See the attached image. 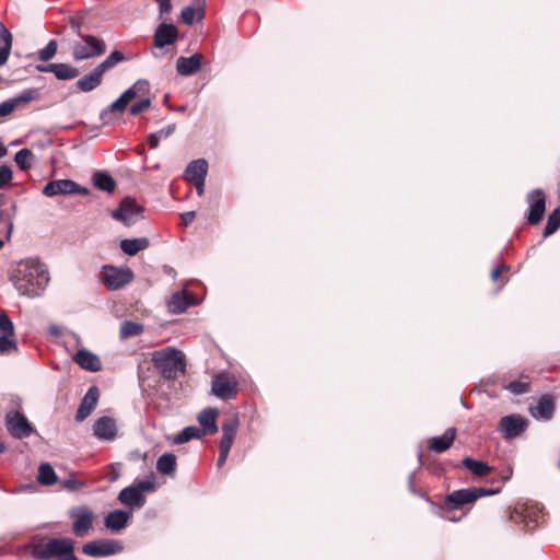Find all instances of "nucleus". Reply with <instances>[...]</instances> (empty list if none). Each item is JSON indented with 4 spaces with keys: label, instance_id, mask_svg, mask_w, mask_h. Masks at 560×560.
<instances>
[{
    "label": "nucleus",
    "instance_id": "f257e3e1",
    "mask_svg": "<svg viewBox=\"0 0 560 560\" xmlns=\"http://www.w3.org/2000/svg\"><path fill=\"white\" fill-rule=\"evenodd\" d=\"M9 277L19 294L28 299L42 296L50 281L47 266L38 258L18 261L11 267Z\"/></svg>",
    "mask_w": 560,
    "mask_h": 560
},
{
    "label": "nucleus",
    "instance_id": "f03ea898",
    "mask_svg": "<svg viewBox=\"0 0 560 560\" xmlns=\"http://www.w3.org/2000/svg\"><path fill=\"white\" fill-rule=\"evenodd\" d=\"M31 555L36 560H78L74 540L68 537H52L46 541L33 544Z\"/></svg>",
    "mask_w": 560,
    "mask_h": 560
},
{
    "label": "nucleus",
    "instance_id": "7ed1b4c3",
    "mask_svg": "<svg viewBox=\"0 0 560 560\" xmlns=\"http://www.w3.org/2000/svg\"><path fill=\"white\" fill-rule=\"evenodd\" d=\"M154 368L166 380L176 378L185 372L186 363L183 352L178 349L166 347L152 353Z\"/></svg>",
    "mask_w": 560,
    "mask_h": 560
},
{
    "label": "nucleus",
    "instance_id": "20e7f679",
    "mask_svg": "<svg viewBox=\"0 0 560 560\" xmlns=\"http://www.w3.org/2000/svg\"><path fill=\"white\" fill-rule=\"evenodd\" d=\"M80 40L72 44V58L74 61L98 58L106 52V43L103 38L92 34L77 32Z\"/></svg>",
    "mask_w": 560,
    "mask_h": 560
},
{
    "label": "nucleus",
    "instance_id": "39448f33",
    "mask_svg": "<svg viewBox=\"0 0 560 560\" xmlns=\"http://www.w3.org/2000/svg\"><path fill=\"white\" fill-rule=\"evenodd\" d=\"M150 84L144 79L137 80L130 88L125 90L121 95L114 101L109 106L104 108L101 114L100 118L103 121V124H109L110 122V115L113 113H122L128 104L138 95V94H145L149 92Z\"/></svg>",
    "mask_w": 560,
    "mask_h": 560
},
{
    "label": "nucleus",
    "instance_id": "423d86ee",
    "mask_svg": "<svg viewBox=\"0 0 560 560\" xmlns=\"http://www.w3.org/2000/svg\"><path fill=\"white\" fill-rule=\"evenodd\" d=\"M133 271L129 267L105 265L102 268V280L110 291H117L132 282Z\"/></svg>",
    "mask_w": 560,
    "mask_h": 560
},
{
    "label": "nucleus",
    "instance_id": "0eeeda50",
    "mask_svg": "<svg viewBox=\"0 0 560 560\" xmlns=\"http://www.w3.org/2000/svg\"><path fill=\"white\" fill-rule=\"evenodd\" d=\"M143 207L133 198H124L118 208L112 211V218L121 222L126 226H132L143 219Z\"/></svg>",
    "mask_w": 560,
    "mask_h": 560
},
{
    "label": "nucleus",
    "instance_id": "6e6552de",
    "mask_svg": "<svg viewBox=\"0 0 560 560\" xmlns=\"http://www.w3.org/2000/svg\"><path fill=\"white\" fill-rule=\"evenodd\" d=\"M69 515L73 518L72 533L75 537L84 538L93 528L95 514L88 505L73 506L69 511Z\"/></svg>",
    "mask_w": 560,
    "mask_h": 560
},
{
    "label": "nucleus",
    "instance_id": "1a4fd4ad",
    "mask_svg": "<svg viewBox=\"0 0 560 560\" xmlns=\"http://www.w3.org/2000/svg\"><path fill=\"white\" fill-rule=\"evenodd\" d=\"M124 545L116 539H97L85 542L82 552L89 557H109L121 552Z\"/></svg>",
    "mask_w": 560,
    "mask_h": 560
},
{
    "label": "nucleus",
    "instance_id": "9d476101",
    "mask_svg": "<svg viewBox=\"0 0 560 560\" xmlns=\"http://www.w3.org/2000/svg\"><path fill=\"white\" fill-rule=\"evenodd\" d=\"M46 197H55L59 195H88L89 189L71 179H56L48 182L43 190Z\"/></svg>",
    "mask_w": 560,
    "mask_h": 560
},
{
    "label": "nucleus",
    "instance_id": "9b49d317",
    "mask_svg": "<svg viewBox=\"0 0 560 560\" xmlns=\"http://www.w3.org/2000/svg\"><path fill=\"white\" fill-rule=\"evenodd\" d=\"M5 425L11 435L16 439L28 438L34 431L27 418L16 410L7 413Z\"/></svg>",
    "mask_w": 560,
    "mask_h": 560
},
{
    "label": "nucleus",
    "instance_id": "f8f14e48",
    "mask_svg": "<svg viewBox=\"0 0 560 560\" xmlns=\"http://www.w3.org/2000/svg\"><path fill=\"white\" fill-rule=\"evenodd\" d=\"M527 428V420L521 415L504 416L499 421V431L506 440L514 439L522 434Z\"/></svg>",
    "mask_w": 560,
    "mask_h": 560
},
{
    "label": "nucleus",
    "instance_id": "ddd939ff",
    "mask_svg": "<svg viewBox=\"0 0 560 560\" xmlns=\"http://www.w3.org/2000/svg\"><path fill=\"white\" fill-rule=\"evenodd\" d=\"M540 518V510L534 505H520L511 512V520L515 523H523L526 530H533Z\"/></svg>",
    "mask_w": 560,
    "mask_h": 560
},
{
    "label": "nucleus",
    "instance_id": "4468645a",
    "mask_svg": "<svg viewBox=\"0 0 560 560\" xmlns=\"http://www.w3.org/2000/svg\"><path fill=\"white\" fill-rule=\"evenodd\" d=\"M527 202L529 205L527 212V221L529 224H537L544 218L546 210V196L545 192L537 188L527 195Z\"/></svg>",
    "mask_w": 560,
    "mask_h": 560
},
{
    "label": "nucleus",
    "instance_id": "2eb2a0df",
    "mask_svg": "<svg viewBox=\"0 0 560 560\" xmlns=\"http://www.w3.org/2000/svg\"><path fill=\"white\" fill-rule=\"evenodd\" d=\"M211 392L217 397L228 400L232 399L237 393V384L226 374H219L212 378Z\"/></svg>",
    "mask_w": 560,
    "mask_h": 560
},
{
    "label": "nucleus",
    "instance_id": "dca6fc26",
    "mask_svg": "<svg viewBox=\"0 0 560 560\" xmlns=\"http://www.w3.org/2000/svg\"><path fill=\"white\" fill-rule=\"evenodd\" d=\"M36 70L38 72H50L54 73L58 80H72L79 77L80 71L75 67L69 63H48V65H37Z\"/></svg>",
    "mask_w": 560,
    "mask_h": 560
},
{
    "label": "nucleus",
    "instance_id": "f3484780",
    "mask_svg": "<svg viewBox=\"0 0 560 560\" xmlns=\"http://www.w3.org/2000/svg\"><path fill=\"white\" fill-rule=\"evenodd\" d=\"M555 409V398L551 395H542L537 402L529 408V412L536 420L548 421L553 417Z\"/></svg>",
    "mask_w": 560,
    "mask_h": 560
},
{
    "label": "nucleus",
    "instance_id": "a211bd4d",
    "mask_svg": "<svg viewBox=\"0 0 560 560\" xmlns=\"http://www.w3.org/2000/svg\"><path fill=\"white\" fill-rule=\"evenodd\" d=\"M93 434L102 441L115 440L117 436L116 421L108 416L98 418L93 424Z\"/></svg>",
    "mask_w": 560,
    "mask_h": 560
},
{
    "label": "nucleus",
    "instance_id": "6ab92c4d",
    "mask_svg": "<svg viewBox=\"0 0 560 560\" xmlns=\"http://www.w3.org/2000/svg\"><path fill=\"white\" fill-rule=\"evenodd\" d=\"M98 400V389L96 386H91L79 405L75 413V421L82 422L85 420L92 411L95 409Z\"/></svg>",
    "mask_w": 560,
    "mask_h": 560
},
{
    "label": "nucleus",
    "instance_id": "aec40b11",
    "mask_svg": "<svg viewBox=\"0 0 560 560\" xmlns=\"http://www.w3.org/2000/svg\"><path fill=\"white\" fill-rule=\"evenodd\" d=\"M476 501V495L471 488L455 490L447 494L444 500V508L447 510H455L460 505L472 503Z\"/></svg>",
    "mask_w": 560,
    "mask_h": 560
},
{
    "label": "nucleus",
    "instance_id": "412c9836",
    "mask_svg": "<svg viewBox=\"0 0 560 560\" xmlns=\"http://www.w3.org/2000/svg\"><path fill=\"white\" fill-rule=\"evenodd\" d=\"M73 361L83 370L98 372L102 370V362L98 355L86 349H80L73 355Z\"/></svg>",
    "mask_w": 560,
    "mask_h": 560
},
{
    "label": "nucleus",
    "instance_id": "4be33fe9",
    "mask_svg": "<svg viewBox=\"0 0 560 560\" xmlns=\"http://www.w3.org/2000/svg\"><path fill=\"white\" fill-rule=\"evenodd\" d=\"M178 36V31L175 25L170 23H162L158 26L154 34V46L163 48L165 46L174 44Z\"/></svg>",
    "mask_w": 560,
    "mask_h": 560
},
{
    "label": "nucleus",
    "instance_id": "5701e85b",
    "mask_svg": "<svg viewBox=\"0 0 560 560\" xmlns=\"http://www.w3.org/2000/svg\"><path fill=\"white\" fill-rule=\"evenodd\" d=\"M202 55L196 52L190 57H179L176 60V71L178 74L188 77L201 69L202 66Z\"/></svg>",
    "mask_w": 560,
    "mask_h": 560
},
{
    "label": "nucleus",
    "instance_id": "b1692460",
    "mask_svg": "<svg viewBox=\"0 0 560 560\" xmlns=\"http://www.w3.org/2000/svg\"><path fill=\"white\" fill-rule=\"evenodd\" d=\"M131 512L125 510H115L109 512L104 518V525L112 532L118 533L128 526Z\"/></svg>",
    "mask_w": 560,
    "mask_h": 560
},
{
    "label": "nucleus",
    "instance_id": "393cba45",
    "mask_svg": "<svg viewBox=\"0 0 560 560\" xmlns=\"http://www.w3.org/2000/svg\"><path fill=\"white\" fill-rule=\"evenodd\" d=\"M194 304V296L187 291H178L171 295L167 307L172 314H182Z\"/></svg>",
    "mask_w": 560,
    "mask_h": 560
},
{
    "label": "nucleus",
    "instance_id": "a878e982",
    "mask_svg": "<svg viewBox=\"0 0 560 560\" xmlns=\"http://www.w3.org/2000/svg\"><path fill=\"white\" fill-rule=\"evenodd\" d=\"M455 438L456 429L450 428L442 435L431 438L428 442V447L434 453H444L453 445Z\"/></svg>",
    "mask_w": 560,
    "mask_h": 560
},
{
    "label": "nucleus",
    "instance_id": "bb28decb",
    "mask_svg": "<svg viewBox=\"0 0 560 560\" xmlns=\"http://www.w3.org/2000/svg\"><path fill=\"white\" fill-rule=\"evenodd\" d=\"M217 416L218 410L215 408H205L202 409L198 416L197 420L200 424L201 433L205 434H214L218 432L219 428L217 425Z\"/></svg>",
    "mask_w": 560,
    "mask_h": 560
},
{
    "label": "nucleus",
    "instance_id": "cd10ccee",
    "mask_svg": "<svg viewBox=\"0 0 560 560\" xmlns=\"http://www.w3.org/2000/svg\"><path fill=\"white\" fill-rule=\"evenodd\" d=\"M118 500L131 510L141 509L145 504V495L137 491L133 486L124 488L118 494Z\"/></svg>",
    "mask_w": 560,
    "mask_h": 560
},
{
    "label": "nucleus",
    "instance_id": "c85d7f7f",
    "mask_svg": "<svg viewBox=\"0 0 560 560\" xmlns=\"http://www.w3.org/2000/svg\"><path fill=\"white\" fill-rule=\"evenodd\" d=\"M237 429L238 420L236 418L228 419L222 423V438L220 440L219 450L231 451Z\"/></svg>",
    "mask_w": 560,
    "mask_h": 560
},
{
    "label": "nucleus",
    "instance_id": "c756f323",
    "mask_svg": "<svg viewBox=\"0 0 560 560\" xmlns=\"http://www.w3.org/2000/svg\"><path fill=\"white\" fill-rule=\"evenodd\" d=\"M104 73L100 71L97 67L93 68L89 73L84 74L82 78H80L75 86L81 92L88 93L96 88H98L102 84Z\"/></svg>",
    "mask_w": 560,
    "mask_h": 560
},
{
    "label": "nucleus",
    "instance_id": "7c9ffc66",
    "mask_svg": "<svg viewBox=\"0 0 560 560\" xmlns=\"http://www.w3.org/2000/svg\"><path fill=\"white\" fill-rule=\"evenodd\" d=\"M208 173V162L205 159L191 161L185 171V179L188 182L206 178Z\"/></svg>",
    "mask_w": 560,
    "mask_h": 560
},
{
    "label": "nucleus",
    "instance_id": "2f4dec72",
    "mask_svg": "<svg viewBox=\"0 0 560 560\" xmlns=\"http://www.w3.org/2000/svg\"><path fill=\"white\" fill-rule=\"evenodd\" d=\"M149 246L150 242L147 237L124 238L119 244L121 252L128 256H135L139 252L147 249Z\"/></svg>",
    "mask_w": 560,
    "mask_h": 560
},
{
    "label": "nucleus",
    "instance_id": "473e14b6",
    "mask_svg": "<svg viewBox=\"0 0 560 560\" xmlns=\"http://www.w3.org/2000/svg\"><path fill=\"white\" fill-rule=\"evenodd\" d=\"M0 67L7 63L13 43V36L5 25L0 22Z\"/></svg>",
    "mask_w": 560,
    "mask_h": 560
},
{
    "label": "nucleus",
    "instance_id": "72a5a7b5",
    "mask_svg": "<svg viewBox=\"0 0 560 560\" xmlns=\"http://www.w3.org/2000/svg\"><path fill=\"white\" fill-rule=\"evenodd\" d=\"M180 18L183 22L187 25H192L196 20L201 21L205 19V9H203V0H198V5L195 8L192 5L185 7L182 10Z\"/></svg>",
    "mask_w": 560,
    "mask_h": 560
},
{
    "label": "nucleus",
    "instance_id": "f704fd0d",
    "mask_svg": "<svg viewBox=\"0 0 560 560\" xmlns=\"http://www.w3.org/2000/svg\"><path fill=\"white\" fill-rule=\"evenodd\" d=\"M93 185L106 192H113L116 188L115 179L104 171H96L92 176Z\"/></svg>",
    "mask_w": 560,
    "mask_h": 560
},
{
    "label": "nucleus",
    "instance_id": "c9c22d12",
    "mask_svg": "<svg viewBox=\"0 0 560 560\" xmlns=\"http://www.w3.org/2000/svg\"><path fill=\"white\" fill-rule=\"evenodd\" d=\"M463 465L478 477H485L491 471V467L482 460H476L471 457H465Z\"/></svg>",
    "mask_w": 560,
    "mask_h": 560
},
{
    "label": "nucleus",
    "instance_id": "e433bc0d",
    "mask_svg": "<svg viewBox=\"0 0 560 560\" xmlns=\"http://www.w3.org/2000/svg\"><path fill=\"white\" fill-rule=\"evenodd\" d=\"M156 469L163 475H172L176 469V456L172 453H165L159 457Z\"/></svg>",
    "mask_w": 560,
    "mask_h": 560
},
{
    "label": "nucleus",
    "instance_id": "4c0bfd02",
    "mask_svg": "<svg viewBox=\"0 0 560 560\" xmlns=\"http://www.w3.org/2000/svg\"><path fill=\"white\" fill-rule=\"evenodd\" d=\"M37 481L43 486H51L58 481L57 475L50 464L44 463L39 466Z\"/></svg>",
    "mask_w": 560,
    "mask_h": 560
},
{
    "label": "nucleus",
    "instance_id": "58836bf2",
    "mask_svg": "<svg viewBox=\"0 0 560 560\" xmlns=\"http://www.w3.org/2000/svg\"><path fill=\"white\" fill-rule=\"evenodd\" d=\"M126 60V57L124 52L119 50L112 51L101 63H98L96 67L105 73L106 71L115 68L118 63Z\"/></svg>",
    "mask_w": 560,
    "mask_h": 560
},
{
    "label": "nucleus",
    "instance_id": "ea45409f",
    "mask_svg": "<svg viewBox=\"0 0 560 560\" xmlns=\"http://www.w3.org/2000/svg\"><path fill=\"white\" fill-rule=\"evenodd\" d=\"M203 434L201 433V430L199 427L196 425H189L184 428L174 438L175 444H183L191 439H200Z\"/></svg>",
    "mask_w": 560,
    "mask_h": 560
},
{
    "label": "nucleus",
    "instance_id": "a19ab883",
    "mask_svg": "<svg viewBox=\"0 0 560 560\" xmlns=\"http://www.w3.org/2000/svg\"><path fill=\"white\" fill-rule=\"evenodd\" d=\"M14 162L20 170L26 171L31 168L34 163V154L30 149L24 148L15 153Z\"/></svg>",
    "mask_w": 560,
    "mask_h": 560
},
{
    "label": "nucleus",
    "instance_id": "79ce46f5",
    "mask_svg": "<svg viewBox=\"0 0 560 560\" xmlns=\"http://www.w3.org/2000/svg\"><path fill=\"white\" fill-rule=\"evenodd\" d=\"M176 129L175 124H171L156 132H152L148 136V143L150 148L155 149L159 145L161 139H166L174 133Z\"/></svg>",
    "mask_w": 560,
    "mask_h": 560
},
{
    "label": "nucleus",
    "instance_id": "37998d69",
    "mask_svg": "<svg viewBox=\"0 0 560 560\" xmlns=\"http://www.w3.org/2000/svg\"><path fill=\"white\" fill-rule=\"evenodd\" d=\"M143 331V325L137 322L125 320L120 326V338L127 339L139 336Z\"/></svg>",
    "mask_w": 560,
    "mask_h": 560
},
{
    "label": "nucleus",
    "instance_id": "c03bdc74",
    "mask_svg": "<svg viewBox=\"0 0 560 560\" xmlns=\"http://www.w3.org/2000/svg\"><path fill=\"white\" fill-rule=\"evenodd\" d=\"M560 229V206L557 207L549 215L547 224L544 229L542 236L548 237Z\"/></svg>",
    "mask_w": 560,
    "mask_h": 560
},
{
    "label": "nucleus",
    "instance_id": "a18cd8bd",
    "mask_svg": "<svg viewBox=\"0 0 560 560\" xmlns=\"http://www.w3.org/2000/svg\"><path fill=\"white\" fill-rule=\"evenodd\" d=\"M39 97V91L38 89L31 88L25 89L18 95L13 97L14 102L16 103V106H20L22 104H27L30 102H33Z\"/></svg>",
    "mask_w": 560,
    "mask_h": 560
},
{
    "label": "nucleus",
    "instance_id": "49530a36",
    "mask_svg": "<svg viewBox=\"0 0 560 560\" xmlns=\"http://www.w3.org/2000/svg\"><path fill=\"white\" fill-rule=\"evenodd\" d=\"M57 49H58L57 40L50 39L44 48L38 50L37 57L43 62L49 61L50 59H52L56 56Z\"/></svg>",
    "mask_w": 560,
    "mask_h": 560
},
{
    "label": "nucleus",
    "instance_id": "de8ad7c7",
    "mask_svg": "<svg viewBox=\"0 0 560 560\" xmlns=\"http://www.w3.org/2000/svg\"><path fill=\"white\" fill-rule=\"evenodd\" d=\"M60 486L68 491H79L85 487V482L75 478L74 475H69L67 478L59 480Z\"/></svg>",
    "mask_w": 560,
    "mask_h": 560
},
{
    "label": "nucleus",
    "instance_id": "09e8293b",
    "mask_svg": "<svg viewBox=\"0 0 560 560\" xmlns=\"http://www.w3.org/2000/svg\"><path fill=\"white\" fill-rule=\"evenodd\" d=\"M14 335H0V353L5 354L10 353L11 351H16L18 346L16 342L11 338Z\"/></svg>",
    "mask_w": 560,
    "mask_h": 560
},
{
    "label": "nucleus",
    "instance_id": "8fccbe9b",
    "mask_svg": "<svg viewBox=\"0 0 560 560\" xmlns=\"http://www.w3.org/2000/svg\"><path fill=\"white\" fill-rule=\"evenodd\" d=\"M131 486H133V488H136L137 491H140L141 494H144L145 492H151L155 489L154 477L136 481Z\"/></svg>",
    "mask_w": 560,
    "mask_h": 560
},
{
    "label": "nucleus",
    "instance_id": "3c124183",
    "mask_svg": "<svg viewBox=\"0 0 560 560\" xmlns=\"http://www.w3.org/2000/svg\"><path fill=\"white\" fill-rule=\"evenodd\" d=\"M3 201L0 199V207H2ZM0 223L5 224L7 229V237L10 238L13 231V219L12 215L7 211L0 208Z\"/></svg>",
    "mask_w": 560,
    "mask_h": 560
},
{
    "label": "nucleus",
    "instance_id": "603ef678",
    "mask_svg": "<svg viewBox=\"0 0 560 560\" xmlns=\"http://www.w3.org/2000/svg\"><path fill=\"white\" fill-rule=\"evenodd\" d=\"M0 331L5 335H14V325L5 312H0Z\"/></svg>",
    "mask_w": 560,
    "mask_h": 560
},
{
    "label": "nucleus",
    "instance_id": "864d4df0",
    "mask_svg": "<svg viewBox=\"0 0 560 560\" xmlns=\"http://www.w3.org/2000/svg\"><path fill=\"white\" fill-rule=\"evenodd\" d=\"M505 388L514 395H523L528 392L529 384L526 382L513 381Z\"/></svg>",
    "mask_w": 560,
    "mask_h": 560
},
{
    "label": "nucleus",
    "instance_id": "5fc2aeb1",
    "mask_svg": "<svg viewBox=\"0 0 560 560\" xmlns=\"http://www.w3.org/2000/svg\"><path fill=\"white\" fill-rule=\"evenodd\" d=\"M150 107H151L150 98H142V100L138 101L137 103L132 104L129 112L132 116H137L140 113L149 109Z\"/></svg>",
    "mask_w": 560,
    "mask_h": 560
},
{
    "label": "nucleus",
    "instance_id": "6e6d98bb",
    "mask_svg": "<svg viewBox=\"0 0 560 560\" xmlns=\"http://www.w3.org/2000/svg\"><path fill=\"white\" fill-rule=\"evenodd\" d=\"M16 103L14 102L13 97L5 100L0 103V117H7L9 116L15 108Z\"/></svg>",
    "mask_w": 560,
    "mask_h": 560
},
{
    "label": "nucleus",
    "instance_id": "4d7b16f0",
    "mask_svg": "<svg viewBox=\"0 0 560 560\" xmlns=\"http://www.w3.org/2000/svg\"><path fill=\"white\" fill-rule=\"evenodd\" d=\"M12 179V170L7 165L0 166V188L9 184Z\"/></svg>",
    "mask_w": 560,
    "mask_h": 560
},
{
    "label": "nucleus",
    "instance_id": "13d9d810",
    "mask_svg": "<svg viewBox=\"0 0 560 560\" xmlns=\"http://www.w3.org/2000/svg\"><path fill=\"white\" fill-rule=\"evenodd\" d=\"M472 492L476 495V500L482 497H488L492 494H497L500 490L499 489H487V488H471Z\"/></svg>",
    "mask_w": 560,
    "mask_h": 560
},
{
    "label": "nucleus",
    "instance_id": "bf43d9fd",
    "mask_svg": "<svg viewBox=\"0 0 560 560\" xmlns=\"http://www.w3.org/2000/svg\"><path fill=\"white\" fill-rule=\"evenodd\" d=\"M120 476V467L119 464H112L110 465V472L108 475V481L115 482Z\"/></svg>",
    "mask_w": 560,
    "mask_h": 560
},
{
    "label": "nucleus",
    "instance_id": "052dcab7",
    "mask_svg": "<svg viewBox=\"0 0 560 560\" xmlns=\"http://www.w3.org/2000/svg\"><path fill=\"white\" fill-rule=\"evenodd\" d=\"M158 4L161 16L168 14L172 11L171 0L160 1Z\"/></svg>",
    "mask_w": 560,
    "mask_h": 560
},
{
    "label": "nucleus",
    "instance_id": "680f3d73",
    "mask_svg": "<svg viewBox=\"0 0 560 560\" xmlns=\"http://www.w3.org/2000/svg\"><path fill=\"white\" fill-rule=\"evenodd\" d=\"M180 217H182L184 225L187 226L196 218V212L195 211H187V212L182 213Z\"/></svg>",
    "mask_w": 560,
    "mask_h": 560
},
{
    "label": "nucleus",
    "instance_id": "e2e57ef3",
    "mask_svg": "<svg viewBox=\"0 0 560 560\" xmlns=\"http://www.w3.org/2000/svg\"><path fill=\"white\" fill-rule=\"evenodd\" d=\"M205 182H206V178H200L198 180L191 182L196 187L198 196H202L205 192Z\"/></svg>",
    "mask_w": 560,
    "mask_h": 560
},
{
    "label": "nucleus",
    "instance_id": "0e129e2a",
    "mask_svg": "<svg viewBox=\"0 0 560 560\" xmlns=\"http://www.w3.org/2000/svg\"><path fill=\"white\" fill-rule=\"evenodd\" d=\"M220 453H219V457H218V460H217V466L220 468L224 465V463L226 462V458L229 456V451H224V450H219Z\"/></svg>",
    "mask_w": 560,
    "mask_h": 560
},
{
    "label": "nucleus",
    "instance_id": "69168bd1",
    "mask_svg": "<svg viewBox=\"0 0 560 560\" xmlns=\"http://www.w3.org/2000/svg\"><path fill=\"white\" fill-rule=\"evenodd\" d=\"M505 269V266H498L497 268H494L492 271H491V278L492 280H497L500 275L502 273V271Z\"/></svg>",
    "mask_w": 560,
    "mask_h": 560
},
{
    "label": "nucleus",
    "instance_id": "338daca9",
    "mask_svg": "<svg viewBox=\"0 0 560 560\" xmlns=\"http://www.w3.org/2000/svg\"><path fill=\"white\" fill-rule=\"evenodd\" d=\"M70 23H71V28L73 30V32L75 34H77V32H81V25L78 21L72 20Z\"/></svg>",
    "mask_w": 560,
    "mask_h": 560
},
{
    "label": "nucleus",
    "instance_id": "774afa93",
    "mask_svg": "<svg viewBox=\"0 0 560 560\" xmlns=\"http://www.w3.org/2000/svg\"><path fill=\"white\" fill-rule=\"evenodd\" d=\"M8 150L5 148V145L0 142V158H3L5 154H7Z\"/></svg>",
    "mask_w": 560,
    "mask_h": 560
}]
</instances>
